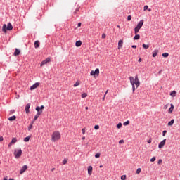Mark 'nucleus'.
<instances>
[{
    "label": "nucleus",
    "instance_id": "26",
    "mask_svg": "<svg viewBox=\"0 0 180 180\" xmlns=\"http://www.w3.org/2000/svg\"><path fill=\"white\" fill-rule=\"evenodd\" d=\"M124 126H129L130 124V121L127 120L123 123Z\"/></svg>",
    "mask_w": 180,
    "mask_h": 180
},
{
    "label": "nucleus",
    "instance_id": "31",
    "mask_svg": "<svg viewBox=\"0 0 180 180\" xmlns=\"http://www.w3.org/2000/svg\"><path fill=\"white\" fill-rule=\"evenodd\" d=\"M86 96H88V94H86V93H83L82 94V98H86Z\"/></svg>",
    "mask_w": 180,
    "mask_h": 180
},
{
    "label": "nucleus",
    "instance_id": "33",
    "mask_svg": "<svg viewBox=\"0 0 180 180\" xmlns=\"http://www.w3.org/2000/svg\"><path fill=\"white\" fill-rule=\"evenodd\" d=\"M35 110H37V112H41V110L39 106L36 107Z\"/></svg>",
    "mask_w": 180,
    "mask_h": 180
},
{
    "label": "nucleus",
    "instance_id": "20",
    "mask_svg": "<svg viewBox=\"0 0 180 180\" xmlns=\"http://www.w3.org/2000/svg\"><path fill=\"white\" fill-rule=\"evenodd\" d=\"M175 123V120H172L170 122H168V126H172Z\"/></svg>",
    "mask_w": 180,
    "mask_h": 180
},
{
    "label": "nucleus",
    "instance_id": "56",
    "mask_svg": "<svg viewBox=\"0 0 180 180\" xmlns=\"http://www.w3.org/2000/svg\"><path fill=\"white\" fill-rule=\"evenodd\" d=\"M12 144H13V143H12V142H10V143H8V147H11V146H12Z\"/></svg>",
    "mask_w": 180,
    "mask_h": 180
},
{
    "label": "nucleus",
    "instance_id": "14",
    "mask_svg": "<svg viewBox=\"0 0 180 180\" xmlns=\"http://www.w3.org/2000/svg\"><path fill=\"white\" fill-rule=\"evenodd\" d=\"M170 96H172V98H175V96H176V91L175 90L172 91L170 93Z\"/></svg>",
    "mask_w": 180,
    "mask_h": 180
},
{
    "label": "nucleus",
    "instance_id": "40",
    "mask_svg": "<svg viewBox=\"0 0 180 180\" xmlns=\"http://www.w3.org/2000/svg\"><path fill=\"white\" fill-rule=\"evenodd\" d=\"M163 109H165V110H167V109H168V104L165 105Z\"/></svg>",
    "mask_w": 180,
    "mask_h": 180
},
{
    "label": "nucleus",
    "instance_id": "2",
    "mask_svg": "<svg viewBox=\"0 0 180 180\" xmlns=\"http://www.w3.org/2000/svg\"><path fill=\"white\" fill-rule=\"evenodd\" d=\"M13 29V26H12L11 22H8L7 25L6 24L3 25L2 32H4V33H6L7 30H12Z\"/></svg>",
    "mask_w": 180,
    "mask_h": 180
},
{
    "label": "nucleus",
    "instance_id": "64",
    "mask_svg": "<svg viewBox=\"0 0 180 180\" xmlns=\"http://www.w3.org/2000/svg\"><path fill=\"white\" fill-rule=\"evenodd\" d=\"M8 180H15V179H9Z\"/></svg>",
    "mask_w": 180,
    "mask_h": 180
},
{
    "label": "nucleus",
    "instance_id": "23",
    "mask_svg": "<svg viewBox=\"0 0 180 180\" xmlns=\"http://www.w3.org/2000/svg\"><path fill=\"white\" fill-rule=\"evenodd\" d=\"M33 122H31V124H30V126L28 127V130L29 131H30L32 130V127H33Z\"/></svg>",
    "mask_w": 180,
    "mask_h": 180
},
{
    "label": "nucleus",
    "instance_id": "41",
    "mask_svg": "<svg viewBox=\"0 0 180 180\" xmlns=\"http://www.w3.org/2000/svg\"><path fill=\"white\" fill-rule=\"evenodd\" d=\"M94 129L95 130H99V125H95Z\"/></svg>",
    "mask_w": 180,
    "mask_h": 180
},
{
    "label": "nucleus",
    "instance_id": "47",
    "mask_svg": "<svg viewBox=\"0 0 180 180\" xmlns=\"http://www.w3.org/2000/svg\"><path fill=\"white\" fill-rule=\"evenodd\" d=\"M127 20H128V21L131 20V15H128V17H127Z\"/></svg>",
    "mask_w": 180,
    "mask_h": 180
},
{
    "label": "nucleus",
    "instance_id": "34",
    "mask_svg": "<svg viewBox=\"0 0 180 180\" xmlns=\"http://www.w3.org/2000/svg\"><path fill=\"white\" fill-rule=\"evenodd\" d=\"M37 119H39V115H37V114H36L32 122L34 123L35 120H37Z\"/></svg>",
    "mask_w": 180,
    "mask_h": 180
},
{
    "label": "nucleus",
    "instance_id": "57",
    "mask_svg": "<svg viewBox=\"0 0 180 180\" xmlns=\"http://www.w3.org/2000/svg\"><path fill=\"white\" fill-rule=\"evenodd\" d=\"M39 108H40V109H41V110L44 109V105H41V106L39 107Z\"/></svg>",
    "mask_w": 180,
    "mask_h": 180
},
{
    "label": "nucleus",
    "instance_id": "51",
    "mask_svg": "<svg viewBox=\"0 0 180 180\" xmlns=\"http://www.w3.org/2000/svg\"><path fill=\"white\" fill-rule=\"evenodd\" d=\"M82 134H85V129H84V128H83V129H82Z\"/></svg>",
    "mask_w": 180,
    "mask_h": 180
},
{
    "label": "nucleus",
    "instance_id": "58",
    "mask_svg": "<svg viewBox=\"0 0 180 180\" xmlns=\"http://www.w3.org/2000/svg\"><path fill=\"white\" fill-rule=\"evenodd\" d=\"M77 26L78 27H81V22H78Z\"/></svg>",
    "mask_w": 180,
    "mask_h": 180
},
{
    "label": "nucleus",
    "instance_id": "50",
    "mask_svg": "<svg viewBox=\"0 0 180 180\" xmlns=\"http://www.w3.org/2000/svg\"><path fill=\"white\" fill-rule=\"evenodd\" d=\"M79 7L76 8L75 13H77V12H79Z\"/></svg>",
    "mask_w": 180,
    "mask_h": 180
},
{
    "label": "nucleus",
    "instance_id": "59",
    "mask_svg": "<svg viewBox=\"0 0 180 180\" xmlns=\"http://www.w3.org/2000/svg\"><path fill=\"white\" fill-rule=\"evenodd\" d=\"M139 63H141L142 60H141V58H140L139 60H138Z\"/></svg>",
    "mask_w": 180,
    "mask_h": 180
},
{
    "label": "nucleus",
    "instance_id": "5",
    "mask_svg": "<svg viewBox=\"0 0 180 180\" xmlns=\"http://www.w3.org/2000/svg\"><path fill=\"white\" fill-rule=\"evenodd\" d=\"M143 25H144V20H141L136 27V29H139L140 30L141 27H143Z\"/></svg>",
    "mask_w": 180,
    "mask_h": 180
},
{
    "label": "nucleus",
    "instance_id": "17",
    "mask_svg": "<svg viewBox=\"0 0 180 180\" xmlns=\"http://www.w3.org/2000/svg\"><path fill=\"white\" fill-rule=\"evenodd\" d=\"M82 42L81 41H77L75 43L76 47H81Z\"/></svg>",
    "mask_w": 180,
    "mask_h": 180
},
{
    "label": "nucleus",
    "instance_id": "39",
    "mask_svg": "<svg viewBox=\"0 0 180 180\" xmlns=\"http://www.w3.org/2000/svg\"><path fill=\"white\" fill-rule=\"evenodd\" d=\"M156 158L155 157H153L151 159H150V162H154V161H155Z\"/></svg>",
    "mask_w": 180,
    "mask_h": 180
},
{
    "label": "nucleus",
    "instance_id": "27",
    "mask_svg": "<svg viewBox=\"0 0 180 180\" xmlns=\"http://www.w3.org/2000/svg\"><path fill=\"white\" fill-rule=\"evenodd\" d=\"M139 31H140V30L135 27V28H134V33H135V34H137V33H139Z\"/></svg>",
    "mask_w": 180,
    "mask_h": 180
},
{
    "label": "nucleus",
    "instance_id": "9",
    "mask_svg": "<svg viewBox=\"0 0 180 180\" xmlns=\"http://www.w3.org/2000/svg\"><path fill=\"white\" fill-rule=\"evenodd\" d=\"M26 169H27V165L22 166V167L21 168V169L20 171V175H22V174H23L25 172V171H26Z\"/></svg>",
    "mask_w": 180,
    "mask_h": 180
},
{
    "label": "nucleus",
    "instance_id": "4",
    "mask_svg": "<svg viewBox=\"0 0 180 180\" xmlns=\"http://www.w3.org/2000/svg\"><path fill=\"white\" fill-rule=\"evenodd\" d=\"M15 158H20L22 156V149H15L14 150Z\"/></svg>",
    "mask_w": 180,
    "mask_h": 180
},
{
    "label": "nucleus",
    "instance_id": "52",
    "mask_svg": "<svg viewBox=\"0 0 180 180\" xmlns=\"http://www.w3.org/2000/svg\"><path fill=\"white\" fill-rule=\"evenodd\" d=\"M10 113H11V114L15 113V110H11L10 111Z\"/></svg>",
    "mask_w": 180,
    "mask_h": 180
},
{
    "label": "nucleus",
    "instance_id": "6",
    "mask_svg": "<svg viewBox=\"0 0 180 180\" xmlns=\"http://www.w3.org/2000/svg\"><path fill=\"white\" fill-rule=\"evenodd\" d=\"M167 141V139H164L162 140L158 145L159 148H162V147H164V146H165V143Z\"/></svg>",
    "mask_w": 180,
    "mask_h": 180
},
{
    "label": "nucleus",
    "instance_id": "55",
    "mask_svg": "<svg viewBox=\"0 0 180 180\" xmlns=\"http://www.w3.org/2000/svg\"><path fill=\"white\" fill-rule=\"evenodd\" d=\"M0 141H4V137L3 136H0Z\"/></svg>",
    "mask_w": 180,
    "mask_h": 180
},
{
    "label": "nucleus",
    "instance_id": "19",
    "mask_svg": "<svg viewBox=\"0 0 180 180\" xmlns=\"http://www.w3.org/2000/svg\"><path fill=\"white\" fill-rule=\"evenodd\" d=\"M157 54H158V49L154 50L152 56H153V57H157Z\"/></svg>",
    "mask_w": 180,
    "mask_h": 180
},
{
    "label": "nucleus",
    "instance_id": "61",
    "mask_svg": "<svg viewBox=\"0 0 180 180\" xmlns=\"http://www.w3.org/2000/svg\"><path fill=\"white\" fill-rule=\"evenodd\" d=\"M56 170V168H52L51 169V172H53V171H55Z\"/></svg>",
    "mask_w": 180,
    "mask_h": 180
},
{
    "label": "nucleus",
    "instance_id": "43",
    "mask_svg": "<svg viewBox=\"0 0 180 180\" xmlns=\"http://www.w3.org/2000/svg\"><path fill=\"white\" fill-rule=\"evenodd\" d=\"M121 179H122V180H126V175H122V176H121Z\"/></svg>",
    "mask_w": 180,
    "mask_h": 180
},
{
    "label": "nucleus",
    "instance_id": "49",
    "mask_svg": "<svg viewBox=\"0 0 180 180\" xmlns=\"http://www.w3.org/2000/svg\"><path fill=\"white\" fill-rule=\"evenodd\" d=\"M91 75H96L95 71L92 70L90 73Z\"/></svg>",
    "mask_w": 180,
    "mask_h": 180
},
{
    "label": "nucleus",
    "instance_id": "54",
    "mask_svg": "<svg viewBox=\"0 0 180 180\" xmlns=\"http://www.w3.org/2000/svg\"><path fill=\"white\" fill-rule=\"evenodd\" d=\"M148 144H151V139H150L149 140H148Z\"/></svg>",
    "mask_w": 180,
    "mask_h": 180
},
{
    "label": "nucleus",
    "instance_id": "24",
    "mask_svg": "<svg viewBox=\"0 0 180 180\" xmlns=\"http://www.w3.org/2000/svg\"><path fill=\"white\" fill-rule=\"evenodd\" d=\"M30 140V136H27L24 139V141L25 143H27V141H29Z\"/></svg>",
    "mask_w": 180,
    "mask_h": 180
},
{
    "label": "nucleus",
    "instance_id": "30",
    "mask_svg": "<svg viewBox=\"0 0 180 180\" xmlns=\"http://www.w3.org/2000/svg\"><path fill=\"white\" fill-rule=\"evenodd\" d=\"M142 47H143L144 49H148V48L150 47V46L146 45V44H143L142 45Z\"/></svg>",
    "mask_w": 180,
    "mask_h": 180
},
{
    "label": "nucleus",
    "instance_id": "35",
    "mask_svg": "<svg viewBox=\"0 0 180 180\" xmlns=\"http://www.w3.org/2000/svg\"><path fill=\"white\" fill-rule=\"evenodd\" d=\"M67 162H68V160L64 159V160L63 161V165H65V164H67Z\"/></svg>",
    "mask_w": 180,
    "mask_h": 180
},
{
    "label": "nucleus",
    "instance_id": "60",
    "mask_svg": "<svg viewBox=\"0 0 180 180\" xmlns=\"http://www.w3.org/2000/svg\"><path fill=\"white\" fill-rule=\"evenodd\" d=\"M105 98H106V94L104 95V96L103 98V101H105Z\"/></svg>",
    "mask_w": 180,
    "mask_h": 180
},
{
    "label": "nucleus",
    "instance_id": "7",
    "mask_svg": "<svg viewBox=\"0 0 180 180\" xmlns=\"http://www.w3.org/2000/svg\"><path fill=\"white\" fill-rule=\"evenodd\" d=\"M47 63H50V58H47L45 60H44L41 63V67H43V65H44V64H47Z\"/></svg>",
    "mask_w": 180,
    "mask_h": 180
},
{
    "label": "nucleus",
    "instance_id": "1",
    "mask_svg": "<svg viewBox=\"0 0 180 180\" xmlns=\"http://www.w3.org/2000/svg\"><path fill=\"white\" fill-rule=\"evenodd\" d=\"M129 82L132 86V91L134 92V91H136V88H139V86H140V79H139V75H136L135 77L130 76Z\"/></svg>",
    "mask_w": 180,
    "mask_h": 180
},
{
    "label": "nucleus",
    "instance_id": "22",
    "mask_svg": "<svg viewBox=\"0 0 180 180\" xmlns=\"http://www.w3.org/2000/svg\"><path fill=\"white\" fill-rule=\"evenodd\" d=\"M18 141V139H16V138H13L11 140V143L15 144V143H16Z\"/></svg>",
    "mask_w": 180,
    "mask_h": 180
},
{
    "label": "nucleus",
    "instance_id": "28",
    "mask_svg": "<svg viewBox=\"0 0 180 180\" xmlns=\"http://www.w3.org/2000/svg\"><path fill=\"white\" fill-rule=\"evenodd\" d=\"M94 72H95L96 75H97V76L99 75V69H98V68L96 69Z\"/></svg>",
    "mask_w": 180,
    "mask_h": 180
},
{
    "label": "nucleus",
    "instance_id": "21",
    "mask_svg": "<svg viewBox=\"0 0 180 180\" xmlns=\"http://www.w3.org/2000/svg\"><path fill=\"white\" fill-rule=\"evenodd\" d=\"M140 39V34H136L134 37V40H139Z\"/></svg>",
    "mask_w": 180,
    "mask_h": 180
},
{
    "label": "nucleus",
    "instance_id": "32",
    "mask_svg": "<svg viewBox=\"0 0 180 180\" xmlns=\"http://www.w3.org/2000/svg\"><path fill=\"white\" fill-rule=\"evenodd\" d=\"M122 128V122H120L117 125V129H121Z\"/></svg>",
    "mask_w": 180,
    "mask_h": 180
},
{
    "label": "nucleus",
    "instance_id": "15",
    "mask_svg": "<svg viewBox=\"0 0 180 180\" xmlns=\"http://www.w3.org/2000/svg\"><path fill=\"white\" fill-rule=\"evenodd\" d=\"M20 54V50L15 49V51L14 52V56L16 57V56H19Z\"/></svg>",
    "mask_w": 180,
    "mask_h": 180
},
{
    "label": "nucleus",
    "instance_id": "42",
    "mask_svg": "<svg viewBox=\"0 0 180 180\" xmlns=\"http://www.w3.org/2000/svg\"><path fill=\"white\" fill-rule=\"evenodd\" d=\"M158 164L160 165L161 164H162V159H160L158 162Z\"/></svg>",
    "mask_w": 180,
    "mask_h": 180
},
{
    "label": "nucleus",
    "instance_id": "45",
    "mask_svg": "<svg viewBox=\"0 0 180 180\" xmlns=\"http://www.w3.org/2000/svg\"><path fill=\"white\" fill-rule=\"evenodd\" d=\"M147 9H148V6H144L143 11H147Z\"/></svg>",
    "mask_w": 180,
    "mask_h": 180
},
{
    "label": "nucleus",
    "instance_id": "53",
    "mask_svg": "<svg viewBox=\"0 0 180 180\" xmlns=\"http://www.w3.org/2000/svg\"><path fill=\"white\" fill-rule=\"evenodd\" d=\"M131 47H132V49H137V46H136V45H132Z\"/></svg>",
    "mask_w": 180,
    "mask_h": 180
},
{
    "label": "nucleus",
    "instance_id": "48",
    "mask_svg": "<svg viewBox=\"0 0 180 180\" xmlns=\"http://www.w3.org/2000/svg\"><path fill=\"white\" fill-rule=\"evenodd\" d=\"M101 37L102 39H106V34H103Z\"/></svg>",
    "mask_w": 180,
    "mask_h": 180
},
{
    "label": "nucleus",
    "instance_id": "25",
    "mask_svg": "<svg viewBox=\"0 0 180 180\" xmlns=\"http://www.w3.org/2000/svg\"><path fill=\"white\" fill-rule=\"evenodd\" d=\"M81 84V82H79V81H77V82H76V83L74 84V86L75 87V86H79Z\"/></svg>",
    "mask_w": 180,
    "mask_h": 180
},
{
    "label": "nucleus",
    "instance_id": "44",
    "mask_svg": "<svg viewBox=\"0 0 180 180\" xmlns=\"http://www.w3.org/2000/svg\"><path fill=\"white\" fill-rule=\"evenodd\" d=\"M165 134H167V130L163 131L162 132L163 137H165Z\"/></svg>",
    "mask_w": 180,
    "mask_h": 180
},
{
    "label": "nucleus",
    "instance_id": "18",
    "mask_svg": "<svg viewBox=\"0 0 180 180\" xmlns=\"http://www.w3.org/2000/svg\"><path fill=\"white\" fill-rule=\"evenodd\" d=\"M39 41H36L34 42V47H35V49H39V47H40V44H39Z\"/></svg>",
    "mask_w": 180,
    "mask_h": 180
},
{
    "label": "nucleus",
    "instance_id": "11",
    "mask_svg": "<svg viewBox=\"0 0 180 180\" xmlns=\"http://www.w3.org/2000/svg\"><path fill=\"white\" fill-rule=\"evenodd\" d=\"M87 170H88V174L92 175V171H93L92 166H89Z\"/></svg>",
    "mask_w": 180,
    "mask_h": 180
},
{
    "label": "nucleus",
    "instance_id": "8",
    "mask_svg": "<svg viewBox=\"0 0 180 180\" xmlns=\"http://www.w3.org/2000/svg\"><path fill=\"white\" fill-rule=\"evenodd\" d=\"M39 85H40V83H39V82L34 84L32 86H31L30 90L33 91V89H36V88H37L39 86Z\"/></svg>",
    "mask_w": 180,
    "mask_h": 180
},
{
    "label": "nucleus",
    "instance_id": "36",
    "mask_svg": "<svg viewBox=\"0 0 180 180\" xmlns=\"http://www.w3.org/2000/svg\"><path fill=\"white\" fill-rule=\"evenodd\" d=\"M140 172H141V168H138L137 169H136V174H140Z\"/></svg>",
    "mask_w": 180,
    "mask_h": 180
},
{
    "label": "nucleus",
    "instance_id": "29",
    "mask_svg": "<svg viewBox=\"0 0 180 180\" xmlns=\"http://www.w3.org/2000/svg\"><path fill=\"white\" fill-rule=\"evenodd\" d=\"M162 57L167 58V57H168V56H169V54L168 53H162Z\"/></svg>",
    "mask_w": 180,
    "mask_h": 180
},
{
    "label": "nucleus",
    "instance_id": "3",
    "mask_svg": "<svg viewBox=\"0 0 180 180\" xmlns=\"http://www.w3.org/2000/svg\"><path fill=\"white\" fill-rule=\"evenodd\" d=\"M61 139V135L58 131H54L52 134L51 140L52 141H57V140H60Z\"/></svg>",
    "mask_w": 180,
    "mask_h": 180
},
{
    "label": "nucleus",
    "instance_id": "63",
    "mask_svg": "<svg viewBox=\"0 0 180 180\" xmlns=\"http://www.w3.org/2000/svg\"><path fill=\"white\" fill-rule=\"evenodd\" d=\"M3 180H8V179H6V178H4V179Z\"/></svg>",
    "mask_w": 180,
    "mask_h": 180
},
{
    "label": "nucleus",
    "instance_id": "46",
    "mask_svg": "<svg viewBox=\"0 0 180 180\" xmlns=\"http://www.w3.org/2000/svg\"><path fill=\"white\" fill-rule=\"evenodd\" d=\"M123 143H124L123 139L119 141V144H123Z\"/></svg>",
    "mask_w": 180,
    "mask_h": 180
},
{
    "label": "nucleus",
    "instance_id": "37",
    "mask_svg": "<svg viewBox=\"0 0 180 180\" xmlns=\"http://www.w3.org/2000/svg\"><path fill=\"white\" fill-rule=\"evenodd\" d=\"M43 113V110L37 111V115L40 116Z\"/></svg>",
    "mask_w": 180,
    "mask_h": 180
},
{
    "label": "nucleus",
    "instance_id": "10",
    "mask_svg": "<svg viewBox=\"0 0 180 180\" xmlns=\"http://www.w3.org/2000/svg\"><path fill=\"white\" fill-rule=\"evenodd\" d=\"M123 47V40L120 39L118 41V49H120Z\"/></svg>",
    "mask_w": 180,
    "mask_h": 180
},
{
    "label": "nucleus",
    "instance_id": "62",
    "mask_svg": "<svg viewBox=\"0 0 180 180\" xmlns=\"http://www.w3.org/2000/svg\"><path fill=\"white\" fill-rule=\"evenodd\" d=\"M82 140H85V136H83V137H82Z\"/></svg>",
    "mask_w": 180,
    "mask_h": 180
},
{
    "label": "nucleus",
    "instance_id": "12",
    "mask_svg": "<svg viewBox=\"0 0 180 180\" xmlns=\"http://www.w3.org/2000/svg\"><path fill=\"white\" fill-rule=\"evenodd\" d=\"M29 109H30V103H27L25 106L26 113H29V112H30Z\"/></svg>",
    "mask_w": 180,
    "mask_h": 180
},
{
    "label": "nucleus",
    "instance_id": "38",
    "mask_svg": "<svg viewBox=\"0 0 180 180\" xmlns=\"http://www.w3.org/2000/svg\"><path fill=\"white\" fill-rule=\"evenodd\" d=\"M99 157H101V154H100L99 153H96V154L95 155V158H99Z\"/></svg>",
    "mask_w": 180,
    "mask_h": 180
},
{
    "label": "nucleus",
    "instance_id": "16",
    "mask_svg": "<svg viewBox=\"0 0 180 180\" xmlns=\"http://www.w3.org/2000/svg\"><path fill=\"white\" fill-rule=\"evenodd\" d=\"M8 120L10 122H13L14 120H16V115H13L8 118Z\"/></svg>",
    "mask_w": 180,
    "mask_h": 180
},
{
    "label": "nucleus",
    "instance_id": "13",
    "mask_svg": "<svg viewBox=\"0 0 180 180\" xmlns=\"http://www.w3.org/2000/svg\"><path fill=\"white\" fill-rule=\"evenodd\" d=\"M170 108L168 110L169 113H172L174 112V104H170Z\"/></svg>",
    "mask_w": 180,
    "mask_h": 180
}]
</instances>
